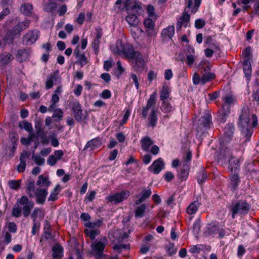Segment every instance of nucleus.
<instances>
[{
	"instance_id": "f257e3e1",
	"label": "nucleus",
	"mask_w": 259,
	"mask_h": 259,
	"mask_svg": "<svg viewBox=\"0 0 259 259\" xmlns=\"http://www.w3.org/2000/svg\"><path fill=\"white\" fill-rule=\"evenodd\" d=\"M252 122H250L249 111L247 107H244L241 111L238 119V126L240 128L242 135L245 138L244 142L250 141L253 133V127L257 124V117L255 114L252 115Z\"/></svg>"
},
{
	"instance_id": "f03ea898",
	"label": "nucleus",
	"mask_w": 259,
	"mask_h": 259,
	"mask_svg": "<svg viewBox=\"0 0 259 259\" xmlns=\"http://www.w3.org/2000/svg\"><path fill=\"white\" fill-rule=\"evenodd\" d=\"M124 8L128 15L125 20L128 24L136 26L139 23L138 16L143 11L141 3L137 0H124Z\"/></svg>"
},
{
	"instance_id": "7ed1b4c3",
	"label": "nucleus",
	"mask_w": 259,
	"mask_h": 259,
	"mask_svg": "<svg viewBox=\"0 0 259 259\" xmlns=\"http://www.w3.org/2000/svg\"><path fill=\"white\" fill-rule=\"evenodd\" d=\"M186 8L180 18L177 21L176 24L177 30L180 31L182 26L185 27L188 26L190 20V15L187 12V8L191 9V13L195 14L197 12L200 6L201 0H185Z\"/></svg>"
},
{
	"instance_id": "20e7f679",
	"label": "nucleus",
	"mask_w": 259,
	"mask_h": 259,
	"mask_svg": "<svg viewBox=\"0 0 259 259\" xmlns=\"http://www.w3.org/2000/svg\"><path fill=\"white\" fill-rule=\"evenodd\" d=\"M250 205L246 200L239 199L232 203L231 207L232 218L234 219L236 214L245 215L248 213Z\"/></svg>"
},
{
	"instance_id": "39448f33",
	"label": "nucleus",
	"mask_w": 259,
	"mask_h": 259,
	"mask_svg": "<svg viewBox=\"0 0 259 259\" xmlns=\"http://www.w3.org/2000/svg\"><path fill=\"white\" fill-rule=\"evenodd\" d=\"M212 125L211 115L209 113H205L198 120L196 128L197 134L201 136L206 130L210 128Z\"/></svg>"
},
{
	"instance_id": "423d86ee",
	"label": "nucleus",
	"mask_w": 259,
	"mask_h": 259,
	"mask_svg": "<svg viewBox=\"0 0 259 259\" xmlns=\"http://www.w3.org/2000/svg\"><path fill=\"white\" fill-rule=\"evenodd\" d=\"M108 243L107 238L104 237L100 241L95 240L91 244V247L95 257L101 258L105 255L103 251Z\"/></svg>"
},
{
	"instance_id": "0eeeda50",
	"label": "nucleus",
	"mask_w": 259,
	"mask_h": 259,
	"mask_svg": "<svg viewBox=\"0 0 259 259\" xmlns=\"http://www.w3.org/2000/svg\"><path fill=\"white\" fill-rule=\"evenodd\" d=\"M199 69H203L201 72L203 73L201 76V84H204L215 78V74L210 72V67L209 62L206 61H201L198 65Z\"/></svg>"
},
{
	"instance_id": "6e6552de",
	"label": "nucleus",
	"mask_w": 259,
	"mask_h": 259,
	"mask_svg": "<svg viewBox=\"0 0 259 259\" xmlns=\"http://www.w3.org/2000/svg\"><path fill=\"white\" fill-rule=\"evenodd\" d=\"M234 158V156L233 155L231 148L222 145L218 155L219 162H221L222 164H227L230 159Z\"/></svg>"
},
{
	"instance_id": "1a4fd4ad",
	"label": "nucleus",
	"mask_w": 259,
	"mask_h": 259,
	"mask_svg": "<svg viewBox=\"0 0 259 259\" xmlns=\"http://www.w3.org/2000/svg\"><path fill=\"white\" fill-rule=\"evenodd\" d=\"M17 203L23 205L22 208L23 214L25 218H27L30 213L31 210L34 207V203L32 200H30L26 196H22L17 201Z\"/></svg>"
},
{
	"instance_id": "9d476101",
	"label": "nucleus",
	"mask_w": 259,
	"mask_h": 259,
	"mask_svg": "<svg viewBox=\"0 0 259 259\" xmlns=\"http://www.w3.org/2000/svg\"><path fill=\"white\" fill-rule=\"evenodd\" d=\"M72 111L74 114V118L78 122L83 121L87 119V113L83 111L81 106L79 102L73 103L72 105Z\"/></svg>"
},
{
	"instance_id": "9b49d317",
	"label": "nucleus",
	"mask_w": 259,
	"mask_h": 259,
	"mask_svg": "<svg viewBox=\"0 0 259 259\" xmlns=\"http://www.w3.org/2000/svg\"><path fill=\"white\" fill-rule=\"evenodd\" d=\"M39 31L34 29L28 31L22 37V43L24 45H31L33 44L39 37Z\"/></svg>"
},
{
	"instance_id": "f8f14e48",
	"label": "nucleus",
	"mask_w": 259,
	"mask_h": 259,
	"mask_svg": "<svg viewBox=\"0 0 259 259\" xmlns=\"http://www.w3.org/2000/svg\"><path fill=\"white\" fill-rule=\"evenodd\" d=\"M130 195L128 190H123L120 193H117L114 195H109L107 199L109 202L116 204L119 203L126 199Z\"/></svg>"
},
{
	"instance_id": "ddd939ff",
	"label": "nucleus",
	"mask_w": 259,
	"mask_h": 259,
	"mask_svg": "<svg viewBox=\"0 0 259 259\" xmlns=\"http://www.w3.org/2000/svg\"><path fill=\"white\" fill-rule=\"evenodd\" d=\"M235 132V127L233 123H228L224 129V141L227 143L232 140Z\"/></svg>"
},
{
	"instance_id": "4468645a",
	"label": "nucleus",
	"mask_w": 259,
	"mask_h": 259,
	"mask_svg": "<svg viewBox=\"0 0 259 259\" xmlns=\"http://www.w3.org/2000/svg\"><path fill=\"white\" fill-rule=\"evenodd\" d=\"M48 194L47 189H43L37 188L35 190V192L33 194V198H36V202L37 204H44L46 197Z\"/></svg>"
},
{
	"instance_id": "2eb2a0df",
	"label": "nucleus",
	"mask_w": 259,
	"mask_h": 259,
	"mask_svg": "<svg viewBox=\"0 0 259 259\" xmlns=\"http://www.w3.org/2000/svg\"><path fill=\"white\" fill-rule=\"evenodd\" d=\"M156 103V93L154 92L150 96L149 99L147 101V105L143 107L142 111V116L144 119L147 117L149 110L152 106H155Z\"/></svg>"
},
{
	"instance_id": "dca6fc26",
	"label": "nucleus",
	"mask_w": 259,
	"mask_h": 259,
	"mask_svg": "<svg viewBox=\"0 0 259 259\" xmlns=\"http://www.w3.org/2000/svg\"><path fill=\"white\" fill-rule=\"evenodd\" d=\"M134 60L133 68L134 71L137 72L141 73L145 67V62L143 58L142 55L140 53L139 55L136 56Z\"/></svg>"
},
{
	"instance_id": "f3484780",
	"label": "nucleus",
	"mask_w": 259,
	"mask_h": 259,
	"mask_svg": "<svg viewBox=\"0 0 259 259\" xmlns=\"http://www.w3.org/2000/svg\"><path fill=\"white\" fill-rule=\"evenodd\" d=\"M164 168V163L161 158L155 160L148 167L149 170L154 174H158Z\"/></svg>"
},
{
	"instance_id": "a211bd4d",
	"label": "nucleus",
	"mask_w": 259,
	"mask_h": 259,
	"mask_svg": "<svg viewBox=\"0 0 259 259\" xmlns=\"http://www.w3.org/2000/svg\"><path fill=\"white\" fill-rule=\"evenodd\" d=\"M144 25L147 29L146 33L148 37H151L156 35L157 32L154 28L155 23L151 19H146L144 21Z\"/></svg>"
},
{
	"instance_id": "6ab92c4d",
	"label": "nucleus",
	"mask_w": 259,
	"mask_h": 259,
	"mask_svg": "<svg viewBox=\"0 0 259 259\" xmlns=\"http://www.w3.org/2000/svg\"><path fill=\"white\" fill-rule=\"evenodd\" d=\"M147 126L148 127L154 128L157 123L158 121V115L157 114V109L155 108H153L147 117Z\"/></svg>"
},
{
	"instance_id": "aec40b11",
	"label": "nucleus",
	"mask_w": 259,
	"mask_h": 259,
	"mask_svg": "<svg viewBox=\"0 0 259 259\" xmlns=\"http://www.w3.org/2000/svg\"><path fill=\"white\" fill-rule=\"evenodd\" d=\"M30 22L31 21L29 20H25L19 22L12 29L18 35V37H19L20 36V32L28 28Z\"/></svg>"
},
{
	"instance_id": "412c9836",
	"label": "nucleus",
	"mask_w": 259,
	"mask_h": 259,
	"mask_svg": "<svg viewBox=\"0 0 259 259\" xmlns=\"http://www.w3.org/2000/svg\"><path fill=\"white\" fill-rule=\"evenodd\" d=\"M16 37H18V35L11 29L7 31L2 41L5 45H11L13 44L14 40Z\"/></svg>"
},
{
	"instance_id": "4be33fe9",
	"label": "nucleus",
	"mask_w": 259,
	"mask_h": 259,
	"mask_svg": "<svg viewBox=\"0 0 259 259\" xmlns=\"http://www.w3.org/2000/svg\"><path fill=\"white\" fill-rule=\"evenodd\" d=\"M223 104L222 108L226 109L227 110H230V107L233 105L236 101L235 98L233 95L230 94H227L222 99Z\"/></svg>"
},
{
	"instance_id": "5701e85b",
	"label": "nucleus",
	"mask_w": 259,
	"mask_h": 259,
	"mask_svg": "<svg viewBox=\"0 0 259 259\" xmlns=\"http://www.w3.org/2000/svg\"><path fill=\"white\" fill-rule=\"evenodd\" d=\"M190 166L188 163H183L180 171L178 175V179L181 181H186L189 174Z\"/></svg>"
},
{
	"instance_id": "b1692460",
	"label": "nucleus",
	"mask_w": 259,
	"mask_h": 259,
	"mask_svg": "<svg viewBox=\"0 0 259 259\" xmlns=\"http://www.w3.org/2000/svg\"><path fill=\"white\" fill-rule=\"evenodd\" d=\"M126 48L125 49L124 56L128 59H133L136 56L140 55V53L138 51H135L132 45L127 44Z\"/></svg>"
},
{
	"instance_id": "393cba45",
	"label": "nucleus",
	"mask_w": 259,
	"mask_h": 259,
	"mask_svg": "<svg viewBox=\"0 0 259 259\" xmlns=\"http://www.w3.org/2000/svg\"><path fill=\"white\" fill-rule=\"evenodd\" d=\"M26 191L27 194L30 198H33V194L35 192V182L33 179L29 177L27 180L26 183Z\"/></svg>"
},
{
	"instance_id": "a878e982",
	"label": "nucleus",
	"mask_w": 259,
	"mask_h": 259,
	"mask_svg": "<svg viewBox=\"0 0 259 259\" xmlns=\"http://www.w3.org/2000/svg\"><path fill=\"white\" fill-rule=\"evenodd\" d=\"M102 143L99 138H96L88 141L85 144L83 150H85L89 148H91L92 150L95 148H98L101 146Z\"/></svg>"
},
{
	"instance_id": "bb28decb",
	"label": "nucleus",
	"mask_w": 259,
	"mask_h": 259,
	"mask_svg": "<svg viewBox=\"0 0 259 259\" xmlns=\"http://www.w3.org/2000/svg\"><path fill=\"white\" fill-rule=\"evenodd\" d=\"M151 194L152 191L150 189L146 190L145 188H143L139 195L140 196V197L135 201L136 204H140L145 201L146 199L148 198Z\"/></svg>"
},
{
	"instance_id": "cd10ccee",
	"label": "nucleus",
	"mask_w": 259,
	"mask_h": 259,
	"mask_svg": "<svg viewBox=\"0 0 259 259\" xmlns=\"http://www.w3.org/2000/svg\"><path fill=\"white\" fill-rule=\"evenodd\" d=\"M141 147L143 150L146 152L150 151V147L153 144V141L149 137H143L141 140Z\"/></svg>"
},
{
	"instance_id": "c85d7f7f",
	"label": "nucleus",
	"mask_w": 259,
	"mask_h": 259,
	"mask_svg": "<svg viewBox=\"0 0 259 259\" xmlns=\"http://www.w3.org/2000/svg\"><path fill=\"white\" fill-rule=\"evenodd\" d=\"M230 185H231L233 191L236 190L239 185V184L240 182V178L239 175L235 172L231 173L230 175Z\"/></svg>"
},
{
	"instance_id": "c756f323",
	"label": "nucleus",
	"mask_w": 259,
	"mask_h": 259,
	"mask_svg": "<svg viewBox=\"0 0 259 259\" xmlns=\"http://www.w3.org/2000/svg\"><path fill=\"white\" fill-rule=\"evenodd\" d=\"M33 6L29 3H23L21 5L20 10L26 16H30L32 14Z\"/></svg>"
},
{
	"instance_id": "7c9ffc66",
	"label": "nucleus",
	"mask_w": 259,
	"mask_h": 259,
	"mask_svg": "<svg viewBox=\"0 0 259 259\" xmlns=\"http://www.w3.org/2000/svg\"><path fill=\"white\" fill-rule=\"evenodd\" d=\"M230 113V110L225 109L223 108L220 109L218 113L217 119L220 123H225Z\"/></svg>"
},
{
	"instance_id": "2f4dec72",
	"label": "nucleus",
	"mask_w": 259,
	"mask_h": 259,
	"mask_svg": "<svg viewBox=\"0 0 259 259\" xmlns=\"http://www.w3.org/2000/svg\"><path fill=\"white\" fill-rule=\"evenodd\" d=\"M175 109V107L171 105L168 100L162 101L160 110L164 113H171Z\"/></svg>"
},
{
	"instance_id": "473e14b6",
	"label": "nucleus",
	"mask_w": 259,
	"mask_h": 259,
	"mask_svg": "<svg viewBox=\"0 0 259 259\" xmlns=\"http://www.w3.org/2000/svg\"><path fill=\"white\" fill-rule=\"evenodd\" d=\"M197 181L199 184L201 185L204 183L207 178V175L205 169L201 167L197 174Z\"/></svg>"
},
{
	"instance_id": "72a5a7b5",
	"label": "nucleus",
	"mask_w": 259,
	"mask_h": 259,
	"mask_svg": "<svg viewBox=\"0 0 259 259\" xmlns=\"http://www.w3.org/2000/svg\"><path fill=\"white\" fill-rule=\"evenodd\" d=\"M59 70H56L52 73L49 76L46 82V88L48 90L52 88L54 85V80H56L57 76L59 73Z\"/></svg>"
},
{
	"instance_id": "f704fd0d",
	"label": "nucleus",
	"mask_w": 259,
	"mask_h": 259,
	"mask_svg": "<svg viewBox=\"0 0 259 259\" xmlns=\"http://www.w3.org/2000/svg\"><path fill=\"white\" fill-rule=\"evenodd\" d=\"M51 184V182L49 181L48 177H44L43 175H39L38 176V180L36 183L37 186L39 187L45 186L46 187L45 189H47Z\"/></svg>"
},
{
	"instance_id": "c9c22d12",
	"label": "nucleus",
	"mask_w": 259,
	"mask_h": 259,
	"mask_svg": "<svg viewBox=\"0 0 259 259\" xmlns=\"http://www.w3.org/2000/svg\"><path fill=\"white\" fill-rule=\"evenodd\" d=\"M200 205V203L198 201L192 202L187 207V213L190 215L195 214L198 210Z\"/></svg>"
},
{
	"instance_id": "e433bc0d",
	"label": "nucleus",
	"mask_w": 259,
	"mask_h": 259,
	"mask_svg": "<svg viewBox=\"0 0 259 259\" xmlns=\"http://www.w3.org/2000/svg\"><path fill=\"white\" fill-rule=\"evenodd\" d=\"M13 59L12 55L5 52L0 55V65L6 66Z\"/></svg>"
},
{
	"instance_id": "4c0bfd02",
	"label": "nucleus",
	"mask_w": 259,
	"mask_h": 259,
	"mask_svg": "<svg viewBox=\"0 0 259 259\" xmlns=\"http://www.w3.org/2000/svg\"><path fill=\"white\" fill-rule=\"evenodd\" d=\"M243 72L245 76L249 78L251 76V66L250 61H243L242 63Z\"/></svg>"
},
{
	"instance_id": "58836bf2",
	"label": "nucleus",
	"mask_w": 259,
	"mask_h": 259,
	"mask_svg": "<svg viewBox=\"0 0 259 259\" xmlns=\"http://www.w3.org/2000/svg\"><path fill=\"white\" fill-rule=\"evenodd\" d=\"M175 34V27L173 25L169 26L162 30L161 35L165 38H171Z\"/></svg>"
},
{
	"instance_id": "ea45409f",
	"label": "nucleus",
	"mask_w": 259,
	"mask_h": 259,
	"mask_svg": "<svg viewBox=\"0 0 259 259\" xmlns=\"http://www.w3.org/2000/svg\"><path fill=\"white\" fill-rule=\"evenodd\" d=\"M36 140L38 141L39 138L41 139V142L44 145H48L49 143L48 139H47V136L46 133L44 130L36 131Z\"/></svg>"
},
{
	"instance_id": "a19ab883",
	"label": "nucleus",
	"mask_w": 259,
	"mask_h": 259,
	"mask_svg": "<svg viewBox=\"0 0 259 259\" xmlns=\"http://www.w3.org/2000/svg\"><path fill=\"white\" fill-rule=\"evenodd\" d=\"M52 256L54 258L61 257L63 255V247L60 245L57 244L54 246L52 249Z\"/></svg>"
},
{
	"instance_id": "79ce46f5",
	"label": "nucleus",
	"mask_w": 259,
	"mask_h": 259,
	"mask_svg": "<svg viewBox=\"0 0 259 259\" xmlns=\"http://www.w3.org/2000/svg\"><path fill=\"white\" fill-rule=\"evenodd\" d=\"M170 96L169 88L167 85H163L160 93V100L162 101H167Z\"/></svg>"
},
{
	"instance_id": "37998d69",
	"label": "nucleus",
	"mask_w": 259,
	"mask_h": 259,
	"mask_svg": "<svg viewBox=\"0 0 259 259\" xmlns=\"http://www.w3.org/2000/svg\"><path fill=\"white\" fill-rule=\"evenodd\" d=\"M61 190V187L60 185H56L55 188L51 192L48 200L49 201H55L58 199V195L59 194Z\"/></svg>"
},
{
	"instance_id": "c03bdc74",
	"label": "nucleus",
	"mask_w": 259,
	"mask_h": 259,
	"mask_svg": "<svg viewBox=\"0 0 259 259\" xmlns=\"http://www.w3.org/2000/svg\"><path fill=\"white\" fill-rule=\"evenodd\" d=\"M228 163L229 164L228 168L231 173L233 172V171H235L236 173V170L239 169V161L238 159H230V161H228Z\"/></svg>"
},
{
	"instance_id": "a18cd8bd",
	"label": "nucleus",
	"mask_w": 259,
	"mask_h": 259,
	"mask_svg": "<svg viewBox=\"0 0 259 259\" xmlns=\"http://www.w3.org/2000/svg\"><path fill=\"white\" fill-rule=\"evenodd\" d=\"M147 205L146 204H142L138 206L135 209V217L136 218H141L143 217Z\"/></svg>"
},
{
	"instance_id": "49530a36",
	"label": "nucleus",
	"mask_w": 259,
	"mask_h": 259,
	"mask_svg": "<svg viewBox=\"0 0 259 259\" xmlns=\"http://www.w3.org/2000/svg\"><path fill=\"white\" fill-rule=\"evenodd\" d=\"M18 126L21 129H24L28 133L32 132L33 130L31 123L26 120L20 121L18 123Z\"/></svg>"
},
{
	"instance_id": "de8ad7c7",
	"label": "nucleus",
	"mask_w": 259,
	"mask_h": 259,
	"mask_svg": "<svg viewBox=\"0 0 259 259\" xmlns=\"http://www.w3.org/2000/svg\"><path fill=\"white\" fill-rule=\"evenodd\" d=\"M103 224V220H97L95 222H88L84 224V226L90 228V229H95L96 227H100Z\"/></svg>"
},
{
	"instance_id": "09e8293b",
	"label": "nucleus",
	"mask_w": 259,
	"mask_h": 259,
	"mask_svg": "<svg viewBox=\"0 0 259 259\" xmlns=\"http://www.w3.org/2000/svg\"><path fill=\"white\" fill-rule=\"evenodd\" d=\"M21 180H10L8 182V185L11 189L17 190L20 189L21 187Z\"/></svg>"
},
{
	"instance_id": "8fccbe9b",
	"label": "nucleus",
	"mask_w": 259,
	"mask_h": 259,
	"mask_svg": "<svg viewBox=\"0 0 259 259\" xmlns=\"http://www.w3.org/2000/svg\"><path fill=\"white\" fill-rule=\"evenodd\" d=\"M86 235L90 238L91 240H94L97 235H99L100 231L99 229H93L91 230L85 229L84 230Z\"/></svg>"
},
{
	"instance_id": "3c124183",
	"label": "nucleus",
	"mask_w": 259,
	"mask_h": 259,
	"mask_svg": "<svg viewBox=\"0 0 259 259\" xmlns=\"http://www.w3.org/2000/svg\"><path fill=\"white\" fill-rule=\"evenodd\" d=\"M57 8V5L55 2H50L46 4L44 8V10L47 12L53 13Z\"/></svg>"
},
{
	"instance_id": "603ef678",
	"label": "nucleus",
	"mask_w": 259,
	"mask_h": 259,
	"mask_svg": "<svg viewBox=\"0 0 259 259\" xmlns=\"http://www.w3.org/2000/svg\"><path fill=\"white\" fill-rule=\"evenodd\" d=\"M127 43L123 44L121 42V41H119L117 42L116 48L117 51L116 52L115 54L118 55H121L122 54H124V52L125 51V48H126V45Z\"/></svg>"
},
{
	"instance_id": "864d4df0",
	"label": "nucleus",
	"mask_w": 259,
	"mask_h": 259,
	"mask_svg": "<svg viewBox=\"0 0 259 259\" xmlns=\"http://www.w3.org/2000/svg\"><path fill=\"white\" fill-rule=\"evenodd\" d=\"M29 56V50L26 49H21L17 51V57L20 59V61L25 60Z\"/></svg>"
},
{
	"instance_id": "5fc2aeb1",
	"label": "nucleus",
	"mask_w": 259,
	"mask_h": 259,
	"mask_svg": "<svg viewBox=\"0 0 259 259\" xmlns=\"http://www.w3.org/2000/svg\"><path fill=\"white\" fill-rule=\"evenodd\" d=\"M63 112L61 109H55L53 111L52 117L54 119L55 121H60L63 117Z\"/></svg>"
},
{
	"instance_id": "6e6d98bb",
	"label": "nucleus",
	"mask_w": 259,
	"mask_h": 259,
	"mask_svg": "<svg viewBox=\"0 0 259 259\" xmlns=\"http://www.w3.org/2000/svg\"><path fill=\"white\" fill-rule=\"evenodd\" d=\"M251 48L248 46L242 51V56L244 57V61H250V57L251 56Z\"/></svg>"
},
{
	"instance_id": "4d7b16f0",
	"label": "nucleus",
	"mask_w": 259,
	"mask_h": 259,
	"mask_svg": "<svg viewBox=\"0 0 259 259\" xmlns=\"http://www.w3.org/2000/svg\"><path fill=\"white\" fill-rule=\"evenodd\" d=\"M100 44V39L95 38L92 44L93 49L94 50L95 53L97 55L99 52V44Z\"/></svg>"
},
{
	"instance_id": "13d9d810",
	"label": "nucleus",
	"mask_w": 259,
	"mask_h": 259,
	"mask_svg": "<svg viewBox=\"0 0 259 259\" xmlns=\"http://www.w3.org/2000/svg\"><path fill=\"white\" fill-rule=\"evenodd\" d=\"M32 159L34 161L35 164L38 165H43L45 161V158L41 157L39 155H33V156L32 157Z\"/></svg>"
},
{
	"instance_id": "bf43d9fd",
	"label": "nucleus",
	"mask_w": 259,
	"mask_h": 259,
	"mask_svg": "<svg viewBox=\"0 0 259 259\" xmlns=\"http://www.w3.org/2000/svg\"><path fill=\"white\" fill-rule=\"evenodd\" d=\"M76 58L77 59V60L79 62V63L81 67H83L84 65H86L88 63L87 58L85 56L84 53L81 54L80 55L77 57Z\"/></svg>"
},
{
	"instance_id": "052dcab7",
	"label": "nucleus",
	"mask_w": 259,
	"mask_h": 259,
	"mask_svg": "<svg viewBox=\"0 0 259 259\" xmlns=\"http://www.w3.org/2000/svg\"><path fill=\"white\" fill-rule=\"evenodd\" d=\"M124 71V69L121 65V63L120 61H117V69L116 71L115 72V75L117 77V78H119Z\"/></svg>"
},
{
	"instance_id": "680f3d73",
	"label": "nucleus",
	"mask_w": 259,
	"mask_h": 259,
	"mask_svg": "<svg viewBox=\"0 0 259 259\" xmlns=\"http://www.w3.org/2000/svg\"><path fill=\"white\" fill-rule=\"evenodd\" d=\"M208 231L209 234H215L219 231V226L218 225L209 224L208 226Z\"/></svg>"
},
{
	"instance_id": "e2e57ef3",
	"label": "nucleus",
	"mask_w": 259,
	"mask_h": 259,
	"mask_svg": "<svg viewBox=\"0 0 259 259\" xmlns=\"http://www.w3.org/2000/svg\"><path fill=\"white\" fill-rule=\"evenodd\" d=\"M166 251L169 256H172L177 252L176 249L175 248V244L174 243H170L168 246L166 247Z\"/></svg>"
},
{
	"instance_id": "0e129e2a",
	"label": "nucleus",
	"mask_w": 259,
	"mask_h": 259,
	"mask_svg": "<svg viewBox=\"0 0 259 259\" xmlns=\"http://www.w3.org/2000/svg\"><path fill=\"white\" fill-rule=\"evenodd\" d=\"M205 25V21L202 19H197L195 21L194 26L197 29H201Z\"/></svg>"
},
{
	"instance_id": "69168bd1",
	"label": "nucleus",
	"mask_w": 259,
	"mask_h": 259,
	"mask_svg": "<svg viewBox=\"0 0 259 259\" xmlns=\"http://www.w3.org/2000/svg\"><path fill=\"white\" fill-rule=\"evenodd\" d=\"M192 231L195 235H197L200 232V222L197 221L193 225Z\"/></svg>"
},
{
	"instance_id": "338daca9",
	"label": "nucleus",
	"mask_w": 259,
	"mask_h": 259,
	"mask_svg": "<svg viewBox=\"0 0 259 259\" xmlns=\"http://www.w3.org/2000/svg\"><path fill=\"white\" fill-rule=\"evenodd\" d=\"M96 192L94 191H91L90 193H87L86 197L84 199V202L87 203L90 201H92L95 198Z\"/></svg>"
},
{
	"instance_id": "774afa93",
	"label": "nucleus",
	"mask_w": 259,
	"mask_h": 259,
	"mask_svg": "<svg viewBox=\"0 0 259 259\" xmlns=\"http://www.w3.org/2000/svg\"><path fill=\"white\" fill-rule=\"evenodd\" d=\"M12 215L16 218H19L21 215V208H20L18 205L17 206L16 205H15L13 207Z\"/></svg>"
}]
</instances>
